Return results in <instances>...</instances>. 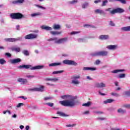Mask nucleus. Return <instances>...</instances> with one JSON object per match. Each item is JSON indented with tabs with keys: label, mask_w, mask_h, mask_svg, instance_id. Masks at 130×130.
Returning <instances> with one entry per match:
<instances>
[{
	"label": "nucleus",
	"mask_w": 130,
	"mask_h": 130,
	"mask_svg": "<svg viewBox=\"0 0 130 130\" xmlns=\"http://www.w3.org/2000/svg\"><path fill=\"white\" fill-rule=\"evenodd\" d=\"M61 98L66 100L60 101L59 103L61 104V105H62V106H65L66 107H74V106H76L77 103H78L77 96L68 94L61 96Z\"/></svg>",
	"instance_id": "1"
},
{
	"label": "nucleus",
	"mask_w": 130,
	"mask_h": 130,
	"mask_svg": "<svg viewBox=\"0 0 130 130\" xmlns=\"http://www.w3.org/2000/svg\"><path fill=\"white\" fill-rule=\"evenodd\" d=\"M44 68V66H37L34 67H32L31 65H22L18 67V69H30V70H42Z\"/></svg>",
	"instance_id": "2"
},
{
	"label": "nucleus",
	"mask_w": 130,
	"mask_h": 130,
	"mask_svg": "<svg viewBox=\"0 0 130 130\" xmlns=\"http://www.w3.org/2000/svg\"><path fill=\"white\" fill-rule=\"evenodd\" d=\"M68 40V38H64L59 40H57V38H51L48 41H55V43H57V44H61L62 43H64V42H67Z\"/></svg>",
	"instance_id": "3"
},
{
	"label": "nucleus",
	"mask_w": 130,
	"mask_h": 130,
	"mask_svg": "<svg viewBox=\"0 0 130 130\" xmlns=\"http://www.w3.org/2000/svg\"><path fill=\"white\" fill-rule=\"evenodd\" d=\"M108 52L106 51H102L95 52L94 53H91V55L92 56H106Z\"/></svg>",
	"instance_id": "4"
},
{
	"label": "nucleus",
	"mask_w": 130,
	"mask_h": 130,
	"mask_svg": "<svg viewBox=\"0 0 130 130\" xmlns=\"http://www.w3.org/2000/svg\"><path fill=\"white\" fill-rule=\"evenodd\" d=\"M81 79V76L80 75H74L71 77L72 83L73 85H79L80 84V80Z\"/></svg>",
	"instance_id": "5"
},
{
	"label": "nucleus",
	"mask_w": 130,
	"mask_h": 130,
	"mask_svg": "<svg viewBox=\"0 0 130 130\" xmlns=\"http://www.w3.org/2000/svg\"><path fill=\"white\" fill-rule=\"evenodd\" d=\"M10 17L11 18H12V19L19 20V19H22V18H24V15L20 13H15L10 14Z\"/></svg>",
	"instance_id": "6"
},
{
	"label": "nucleus",
	"mask_w": 130,
	"mask_h": 130,
	"mask_svg": "<svg viewBox=\"0 0 130 130\" xmlns=\"http://www.w3.org/2000/svg\"><path fill=\"white\" fill-rule=\"evenodd\" d=\"M63 63L64 64H68L69 66H77L78 64L76 61L68 59L63 60Z\"/></svg>",
	"instance_id": "7"
},
{
	"label": "nucleus",
	"mask_w": 130,
	"mask_h": 130,
	"mask_svg": "<svg viewBox=\"0 0 130 130\" xmlns=\"http://www.w3.org/2000/svg\"><path fill=\"white\" fill-rule=\"evenodd\" d=\"M22 37H19L17 39L15 38H8L5 39V41L8 42H16V41H22Z\"/></svg>",
	"instance_id": "8"
},
{
	"label": "nucleus",
	"mask_w": 130,
	"mask_h": 130,
	"mask_svg": "<svg viewBox=\"0 0 130 130\" xmlns=\"http://www.w3.org/2000/svg\"><path fill=\"white\" fill-rule=\"evenodd\" d=\"M123 12H124L123 9L121 8H117L111 11L110 13L112 15H114V14H116V13H123Z\"/></svg>",
	"instance_id": "9"
},
{
	"label": "nucleus",
	"mask_w": 130,
	"mask_h": 130,
	"mask_svg": "<svg viewBox=\"0 0 130 130\" xmlns=\"http://www.w3.org/2000/svg\"><path fill=\"white\" fill-rule=\"evenodd\" d=\"M37 35L35 34H29L25 36V39H35L37 38Z\"/></svg>",
	"instance_id": "10"
},
{
	"label": "nucleus",
	"mask_w": 130,
	"mask_h": 130,
	"mask_svg": "<svg viewBox=\"0 0 130 130\" xmlns=\"http://www.w3.org/2000/svg\"><path fill=\"white\" fill-rule=\"evenodd\" d=\"M30 91H38L39 92H43V91H44V86H41L39 88H34L31 89Z\"/></svg>",
	"instance_id": "11"
},
{
	"label": "nucleus",
	"mask_w": 130,
	"mask_h": 130,
	"mask_svg": "<svg viewBox=\"0 0 130 130\" xmlns=\"http://www.w3.org/2000/svg\"><path fill=\"white\" fill-rule=\"evenodd\" d=\"M95 87H97V88H105L106 84L103 82H101V83H96Z\"/></svg>",
	"instance_id": "12"
},
{
	"label": "nucleus",
	"mask_w": 130,
	"mask_h": 130,
	"mask_svg": "<svg viewBox=\"0 0 130 130\" xmlns=\"http://www.w3.org/2000/svg\"><path fill=\"white\" fill-rule=\"evenodd\" d=\"M22 61V60L20 58H16L10 60V62L11 63H18V62H20Z\"/></svg>",
	"instance_id": "13"
},
{
	"label": "nucleus",
	"mask_w": 130,
	"mask_h": 130,
	"mask_svg": "<svg viewBox=\"0 0 130 130\" xmlns=\"http://www.w3.org/2000/svg\"><path fill=\"white\" fill-rule=\"evenodd\" d=\"M41 28L43 30H46V31H50L52 30V28L49 26H46L45 25L41 26Z\"/></svg>",
	"instance_id": "14"
},
{
	"label": "nucleus",
	"mask_w": 130,
	"mask_h": 130,
	"mask_svg": "<svg viewBox=\"0 0 130 130\" xmlns=\"http://www.w3.org/2000/svg\"><path fill=\"white\" fill-rule=\"evenodd\" d=\"M31 17H40V16H42V13L41 12H37L32 13L30 15Z\"/></svg>",
	"instance_id": "15"
},
{
	"label": "nucleus",
	"mask_w": 130,
	"mask_h": 130,
	"mask_svg": "<svg viewBox=\"0 0 130 130\" xmlns=\"http://www.w3.org/2000/svg\"><path fill=\"white\" fill-rule=\"evenodd\" d=\"M11 49L12 51H15L16 52H20L21 51L20 47H12Z\"/></svg>",
	"instance_id": "16"
},
{
	"label": "nucleus",
	"mask_w": 130,
	"mask_h": 130,
	"mask_svg": "<svg viewBox=\"0 0 130 130\" xmlns=\"http://www.w3.org/2000/svg\"><path fill=\"white\" fill-rule=\"evenodd\" d=\"M18 82L21 83V84L24 85V84H26L27 83V79H23V78H19L18 79Z\"/></svg>",
	"instance_id": "17"
},
{
	"label": "nucleus",
	"mask_w": 130,
	"mask_h": 130,
	"mask_svg": "<svg viewBox=\"0 0 130 130\" xmlns=\"http://www.w3.org/2000/svg\"><path fill=\"white\" fill-rule=\"evenodd\" d=\"M116 47H117V46L116 45H109L107 46V48H108V49H110V50H114L116 49Z\"/></svg>",
	"instance_id": "18"
},
{
	"label": "nucleus",
	"mask_w": 130,
	"mask_h": 130,
	"mask_svg": "<svg viewBox=\"0 0 130 130\" xmlns=\"http://www.w3.org/2000/svg\"><path fill=\"white\" fill-rule=\"evenodd\" d=\"M109 38V35H101L100 36L99 39H102V40H106V39H108Z\"/></svg>",
	"instance_id": "19"
},
{
	"label": "nucleus",
	"mask_w": 130,
	"mask_h": 130,
	"mask_svg": "<svg viewBox=\"0 0 130 130\" xmlns=\"http://www.w3.org/2000/svg\"><path fill=\"white\" fill-rule=\"evenodd\" d=\"M83 71H96V68L84 67Z\"/></svg>",
	"instance_id": "20"
},
{
	"label": "nucleus",
	"mask_w": 130,
	"mask_h": 130,
	"mask_svg": "<svg viewBox=\"0 0 130 130\" xmlns=\"http://www.w3.org/2000/svg\"><path fill=\"white\" fill-rule=\"evenodd\" d=\"M95 13L96 14H100V15H105V12H104V11H103V10H100V9L95 10Z\"/></svg>",
	"instance_id": "21"
},
{
	"label": "nucleus",
	"mask_w": 130,
	"mask_h": 130,
	"mask_svg": "<svg viewBox=\"0 0 130 130\" xmlns=\"http://www.w3.org/2000/svg\"><path fill=\"white\" fill-rule=\"evenodd\" d=\"M121 30H122V31H125L126 32H128L130 31V26L123 27L121 28Z\"/></svg>",
	"instance_id": "22"
},
{
	"label": "nucleus",
	"mask_w": 130,
	"mask_h": 130,
	"mask_svg": "<svg viewBox=\"0 0 130 130\" xmlns=\"http://www.w3.org/2000/svg\"><path fill=\"white\" fill-rule=\"evenodd\" d=\"M61 63L60 62H54L49 64V67H56L57 66H61Z\"/></svg>",
	"instance_id": "23"
},
{
	"label": "nucleus",
	"mask_w": 130,
	"mask_h": 130,
	"mask_svg": "<svg viewBox=\"0 0 130 130\" xmlns=\"http://www.w3.org/2000/svg\"><path fill=\"white\" fill-rule=\"evenodd\" d=\"M112 102H114V100L112 99H107L106 101H104V104H107V103H112Z\"/></svg>",
	"instance_id": "24"
},
{
	"label": "nucleus",
	"mask_w": 130,
	"mask_h": 130,
	"mask_svg": "<svg viewBox=\"0 0 130 130\" xmlns=\"http://www.w3.org/2000/svg\"><path fill=\"white\" fill-rule=\"evenodd\" d=\"M46 81H50L51 82H56V81H58V79L57 78H46Z\"/></svg>",
	"instance_id": "25"
},
{
	"label": "nucleus",
	"mask_w": 130,
	"mask_h": 130,
	"mask_svg": "<svg viewBox=\"0 0 130 130\" xmlns=\"http://www.w3.org/2000/svg\"><path fill=\"white\" fill-rule=\"evenodd\" d=\"M50 33L52 34V35H59V34H61V31H51Z\"/></svg>",
	"instance_id": "26"
},
{
	"label": "nucleus",
	"mask_w": 130,
	"mask_h": 130,
	"mask_svg": "<svg viewBox=\"0 0 130 130\" xmlns=\"http://www.w3.org/2000/svg\"><path fill=\"white\" fill-rule=\"evenodd\" d=\"M124 70H122V69H120V70H115L114 71H112L111 72V73H112L113 74H116L117 73H119L120 72H124Z\"/></svg>",
	"instance_id": "27"
},
{
	"label": "nucleus",
	"mask_w": 130,
	"mask_h": 130,
	"mask_svg": "<svg viewBox=\"0 0 130 130\" xmlns=\"http://www.w3.org/2000/svg\"><path fill=\"white\" fill-rule=\"evenodd\" d=\"M53 28L54 30H58V29H60V25L59 24H54Z\"/></svg>",
	"instance_id": "28"
},
{
	"label": "nucleus",
	"mask_w": 130,
	"mask_h": 130,
	"mask_svg": "<svg viewBox=\"0 0 130 130\" xmlns=\"http://www.w3.org/2000/svg\"><path fill=\"white\" fill-rule=\"evenodd\" d=\"M92 103L91 102H88L86 103H84L82 105L83 106H85V107H89V106H91Z\"/></svg>",
	"instance_id": "29"
},
{
	"label": "nucleus",
	"mask_w": 130,
	"mask_h": 130,
	"mask_svg": "<svg viewBox=\"0 0 130 130\" xmlns=\"http://www.w3.org/2000/svg\"><path fill=\"white\" fill-rule=\"evenodd\" d=\"M57 114H58L60 116H68V115H67L66 114H64V113H63L62 112L58 111L57 112Z\"/></svg>",
	"instance_id": "30"
},
{
	"label": "nucleus",
	"mask_w": 130,
	"mask_h": 130,
	"mask_svg": "<svg viewBox=\"0 0 130 130\" xmlns=\"http://www.w3.org/2000/svg\"><path fill=\"white\" fill-rule=\"evenodd\" d=\"M14 4H23L24 0H16L13 2Z\"/></svg>",
	"instance_id": "31"
},
{
	"label": "nucleus",
	"mask_w": 130,
	"mask_h": 130,
	"mask_svg": "<svg viewBox=\"0 0 130 130\" xmlns=\"http://www.w3.org/2000/svg\"><path fill=\"white\" fill-rule=\"evenodd\" d=\"M63 72H64L63 70L54 71V72H53L52 74H53V75H56L57 74H61L62 73H63Z\"/></svg>",
	"instance_id": "32"
},
{
	"label": "nucleus",
	"mask_w": 130,
	"mask_h": 130,
	"mask_svg": "<svg viewBox=\"0 0 130 130\" xmlns=\"http://www.w3.org/2000/svg\"><path fill=\"white\" fill-rule=\"evenodd\" d=\"M125 77V74H119L117 78L118 79H122L123 78Z\"/></svg>",
	"instance_id": "33"
},
{
	"label": "nucleus",
	"mask_w": 130,
	"mask_h": 130,
	"mask_svg": "<svg viewBox=\"0 0 130 130\" xmlns=\"http://www.w3.org/2000/svg\"><path fill=\"white\" fill-rule=\"evenodd\" d=\"M44 104L45 105H48V106H50V107H52L54 105V104L52 103H45Z\"/></svg>",
	"instance_id": "34"
},
{
	"label": "nucleus",
	"mask_w": 130,
	"mask_h": 130,
	"mask_svg": "<svg viewBox=\"0 0 130 130\" xmlns=\"http://www.w3.org/2000/svg\"><path fill=\"white\" fill-rule=\"evenodd\" d=\"M51 99H53V98L51 96H47L44 98V100L46 101V100H51Z\"/></svg>",
	"instance_id": "35"
},
{
	"label": "nucleus",
	"mask_w": 130,
	"mask_h": 130,
	"mask_svg": "<svg viewBox=\"0 0 130 130\" xmlns=\"http://www.w3.org/2000/svg\"><path fill=\"white\" fill-rule=\"evenodd\" d=\"M118 112L119 113H124L125 112V110H122V109H119L118 110Z\"/></svg>",
	"instance_id": "36"
},
{
	"label": "nucleus",
	"mask_w": 130,
	"mask_h": 130,
	"mask_svg": "<svg viewBox=\"0 0 130 130\" xmlns=\"http://www.w3.org/2000/svg\"><path fill=\"white\" fill-rule=\"evenodd\" d=\"M22 53H23V54H24V55H26V56L29 55V52L27 50L23 51Z\"/></svg>",
	"instance_id": "37"
},
{
	"label": "nucleus",
	"mask_w": 130,
	"mask_h": 130,
	"mask_svg": "<svg viewBox=\"0 0 130 130\" xmlns=\"http://www.w3.org/2000/svg\"><path fill=\"white\" fill-rule=\"evenodd\" d=\"M6 61L4 59H0V64H5Z\"/></svg>",
	"instance_id": "38"
},
{
	"label": "nucleus",
	"mask_w": 130,
	"mask_h": 130,
	"mask_svg": "<svg viewBox=\"0 0 130 130\" xmlns=\"http://www.w3.org/2000/svg\"><path fill=\"white\" fill-rule=\"evenodd\" d=\"M117 2H120V3H121V4H126V2L125 1V0H115Z\"/></svg>",
	"instance_id": "39"
},
{
	"label": "nucleus",
	"mask_w": 130,
	"mask_h": 130,
	"mask_svg": "<svg viewBox=\"0 0 130 130\" xmlns=\"http://www.w3.org/2000/svg\"><path fill=\"white\" fill-rule=\"evenodd\" d=\"M109 25L110 26H115V23H114V22H113V21H110L109 23Z\"/></svg>",
	"instance_id": "40"
},
{
	"label": "nucleus",
	"mask_w": 130,
	"mask_h": 130,
	"mask_svg": "<svg viewBox=\"0 0 130 130\" xmlns=\"http://www.w3.org/2000/svg\"><path fill=\"white\" fill-rule=\"evenodd\" d=\"M67 127H74V126H76V124H68L66 125Z\"/></svg>",
	"instance_id": "41"
},
{
	"label": "nucleus",
	"mask_w": 130,
	"mask_h": 130,
	"mask_svg": "<svg viewBox=\"0 0 130 130\" xmlns=\"http://www.w3.org/2000/svg\"><path fill=\"white\" fill-rule=\"evenodd\" d=\"M124 95H126V96H130V90L126 91L124 92Z\"/></svg>",
	"instance_id": "42"
},
{
	"label": "nucleus",
	"mask_w": 130,
	"mask_h": 130,
	"mask_svg": "<svg viewBox=\"0 0 130 130\" xmlns=\"http://www.w3.org/2000/svg\"><path fill=\"white\" fill-rule=\"evenodd\" d=\"M107 3H108V1L107 0H105L104 1H103L102 6L104 7L105 6H106V4H107Z\"/></svg>",
	"instance_id": "43"
},
{
	"label": "nucleus",
	"mask_w": 130,
	"mask_h": 130,
	"mask_svg": "<svg viewBox=\"0 0 130 130\" xmlns=\"http://www.w3.org/2000/svg\"><path fill=\"white\" fill-rule=\"evenodd\" d=\"M111 95H112V96H115V97H118V96H119V94H118V93L113 92H112L111 93Z\"/></svg>",
	"instance_id": "44"
},
{
	"label": "nucleus",
	"mask_w": 130,
	"mask_h": 130,
	"mask_svg": "<svg viewBox=\"0 0 130 130\" xmlns=\"http://www.w3.org/2000/svg\"><path fill=\"white\" fill-rule=\"evenodd\" d=\"M24 106V104L23 103H19L16 107H17V108H19V107H21V106Z\"/></svg>",
	"instance_id": "45"
},
{
	"label": "nucleus",
	"mask_w": 130,
	"mask_h": 130,
	"mask_svg": "<svg viewBox=\"0 0 130 130\" xmlns=\"http://www.w3.org/2000/svg\"><path fill=\"white\" fill-rule=\"evenodd\" d=\"M88 7V3H85L82 5V8L83 9H86Z\"/></svg>",
	"instance_id": "46"
},
{
	"label": "nucleus",
	"mask_w": 130,
	"mask_h": 130,
	"mask_svg": "<svg viewBox=\"0 0 130 130\" xmlns=\"http://www.w3.org/2000/svg\"><path fill=\"white\" fill-rule=\"evenodd\" d=\"M78 42H86V40L83 39H78Z\"/></svg>",
	"instance_id": "47"
},
{
	"label": "nucleus",
	"mask_w": 130,
	"mask_h": 130,
	"mask_svg": "<svg viewBox=\"0 0 130 130\" xmlns=\"http://www.w3.org/2000/svg\"><path fill=\"white\" fill-rule=\"evenodd\" d=\"M70 3L72 4H76V3H78V0H73V1H71Z\"/></svg>",
	"instance_id": "48"
},
{
	"label": "nucleus",
	"mask_w": 130,
	"mask_h": 130,
	"mask_svg": "<svg viewBox=\"0 0 130 130\" xmlns=\"http://www.w3.org/2000/svg\"><path fill=\"white\" fill-rule=\"evenodd\" d=\"M78 33H80V31H72L71 34V35H75V34H78Z\"/></svg>",
	"instance_id": "49"
},
{
	"label": "nucleus",
	"mask_w": 130,
	"mask_h": 130,
	"mask_svg": "<svg viewBox=\"0 0 130 130\" xmlns=\"http://www.w3.org/2000/svg\"><path fill=\"white\" fill-rule=\"evenodd\" d=\"M5 55H7V56H8V57H11L12 56V54L10 53H6Z\"/></svg>",
	"instance_id": "50"
},
{
	"label": "nucleus",
	"mask_w": 130,
	"mask_h": 130,
	"mask_svg": "<svg viewBox=\"0 0 130 130\" xmlns=\"http://www.w3.org/2000/svg\"><path fill=\"white\" fill-rule=\"evenodd\" d=\"M84 26V27H87V28H90L91 27H93L91 25H89V24H85Z\"/></svg>",
	"instance_id": "51"
},
{
	"label": "nucleus",
	"mask_w": 130,
	"mask_h": 130,
	"mask_svg": "<svg viewBox=\"0 0 130 130\" xmlns=\"http://www.w3.org/2000/svg\"><path fill=\"white\" fill-rule=\"evenodd\" d=\"M101 61L99 60H96L95 62V64H99L100 63Z\"/></svg>",
	"instance_id": "52"
},
{
	"label": "nucleus",
	"mask_w": 130,
	"mask_h": 130,
	"mask_svg": "<svg viewBox=\"0 0 130 130\" xmlns=\"http://www.w3.org/2000/svg\"><path fill=\"white\" fill-rule=\"evenodd\" d=\"M89 111H86L83 113V114H89Z\"/></svg>",
	"instance_id": "53"
},
{
	"label": "nucleus",
	"mask_w": 130,
	"mask_h": 130,
	"mask_svg": "<svg viewBox=\"0 0 130 130\" xmlns=\"http://www.w3.org/2000/svg\"><path fill=\"white\" fill-rule=\"evenodd\" d=\"M25 129H26V130H29V129H30V126H29V125L26 126V127H25Z\"/></svg>",
	"instance_id": "54"
},
{
	"label": "nucleus",
	"mask_w": 130,
	"mask_h": 130,
	"mask_svg": "<svg viewBox=\"0 0 130 130\" xmlns=\"http://www.w3.org/2000/svg\"><path fill=\"white\" fill-rule=\"evenodd\" d=\"M20 98H22V99H24V100H26V99H27V98H26L24 96H21L20 97Z\"/></svg>",
	"instance_id": "55"
},
{
	"label": "nucleus",
	"mask_w": 130,
	"mask_h": 130,
	"mask_svg": "<svg viewBox=\"0 0 130 130\" xmlns=\"http://www.w3.org/2000/svg\"><path fill=\"white\" fill-rule=\"evenodd\" d=\"M99 94L100 95H102V96H105V93H101V91H99Z\"/></svg>",
	"instance_id": "56"
},
{
	"label": "nucleus",
	"mask_w": 130,
	"mask_h": 130,
	"mask_svg": "<svg viewBox=\"0 0 130 130\" xmlns=\"http://www.w3.org/2000/svg\"><path fill=\"white\" fill-rule=\"evenodd\" d=\"M16 30H20V25H17L16 26Z\"/></svg>",
	"instance_id": "57"
},
{
	"label": "nucleus",
	"mask_w": 130,
	"mask_h": 130,
	"mask_svg": "<svg viewBox=\"0 0 130 130\" xmlns=\"http://www.w3.org/2000/svg\"><path fill=\"white\" fill-rule=\"evenodd\" d=\"M125 107L126 108H130V105H125Z\"/></svg>",
	"instance_id": "58"
},
{
	"label": "nucleus",
	"mask_w": 130,
	"mask_h": 130,
	"mask_svg": "<svg viewBox=\"0 0 130 130\" xmlns=\"http://www.w3.org/2000/svg\"><path fill=\"white\" fill-rule=\"evenodd\" d=\"M12 117L13 118H16L17 117V115L16 114H14L13 115H12Z\"/></svg>",
	"instance_id": "59"
},
{
	"label": "nucleus",
	"mask_w": 130,
	"mask_h": 130,
	"mask_svg": "<svg viewBox=\"0 0 130 130\" xmlns=\"http://www.w3.org/2000/svg\"><path fill=\"white\" fill-rule=\"evenodd\" d=\"M20 129H23V128H24V125H21L19 126Z\"/></svg>",
	"instance_id": "60"
},
{
	"label": "nucleus",
	"mask_w": 130,
	"mask_h": 130,
	"mask_svg": "<svg viewBox=\"0 0 130 130\" xmlns=\"http://www.w3.org/2000/svg\"><path fill=\"white\" fill-rule=\"evenodd\" d=\"M115 85L116 86H118V82L117 81L115 82Z\"/></svg>",
	"instance_id": "61"
},
{
	"label": "nucleus",
	"mask_w": 130,
	"mask_h": 130,
	"mask_svg": "<svg viewBox=\"0 0 130 130\" xmlns=\"http://www.w3.org/2000/svg\"><path fill=\"white\" fill-rule=\"evenodd\" d=\"M27 78H34V76L28 75L27 76Z\"/></svg>",
	"instance_id": "62"
},
{
	"label": "nucleus",
	"mask_w": 130,
	"mask_h": 130,
	"mask_svg": "<svg viewBox=\"0 0 130 130\" xmlns=\"http://www.w3.org/2000/svg\"><path fill=\"white\" fill-rule=\"evenodd\" d=\"M87 79L88 80H92V78H91V77H90V76H87Z\"/></svg>",
	"instance_id": "63"
},
{
	"label": "nucleus",
	"mask_w": 130,
	"mask_h": 130,
	"mask_svg": "<svg viewBox=\"0 0 130 130\" xmlns=\"http://www.w3.org/2000/svg\"><path fill=\"white\" fill-rule=\"evenodd\" d=\"M111 129V130H119V129L118 128H112Z\"/></svg>",
	"instance_id": "64"
}]
</instances>
